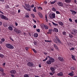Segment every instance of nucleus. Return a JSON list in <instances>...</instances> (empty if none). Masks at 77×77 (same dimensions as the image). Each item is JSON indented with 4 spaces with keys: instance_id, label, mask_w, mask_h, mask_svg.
Masks as SVG:
<instances>
[{
    "instance_id": "obj_1",
    "label": "nucleus",
    "mask_w": 77,
    "mask_h": 77,
    "mask_svg": "<svg viewBox=\"0 0 77 77\" xmlns=\"http://www.w3.org/2000/svg\"><path fill=\"white\" fill-rule=\"evenodd\" d=\"M55 39H54L53 40V41H54V42H55V43H56V44H57V41H58V42H59L60 43V44H61L62 45L63 44V43H62V42L60 41V39H59V38L57 36H55Z\"/></svg>"
},
{
    "instance_id": "obj_2",
    "label": "nucleus",
    "mask_w": 77,
    "mask_h": 77,
    "mask_svg": "<svg viewBox=\"0 0 77 77\" xmlns=\"http://www.w3.org/2000/svg\"><path fill=\"white\" fill-rule=\"evenodd\" d=\"M6 44V46L8 48H9L10 49H14V47L12 45L9 43H7Z\"/></svg>"
},
{
    "instance_id": "obj_3",
    "label": "nucleus",
    "mask_w": 77,
    "mask_h": 77,
    "mask_svg": "<svg viewBox=\"0 0 77 77\" xmlns=\"http://www.w3.org/2000/svg\"><path fill=\"white\" fill-rule=\"evenodd\" d=\"M49 17L51 19H54L56 18V15L54 13H53L51 14H50L49 15Z\"/></svg>"
},
{
    "instance_id": "obj_4",
    "label": "nucleus",
    "mask_w": 77,
    "mask_h": 77,
    "mask_svg": "<svg viewBox=\"0 0 77 77\" xmlns=\"http://www.w3.org/2000/svg\"><path fill=\"white\" fill-rule=\"evenodd\" d=\"M27 65L29 67H32V66H33L34 64H33V63L32 62H28L27 63Z\"/></svg>"
},
{
    "instance_id": "obj_5",
    "label": "nucleus",
    "mask_w": 77,
    "mask_h": 77,
    "mask_svg": "<svg viewBox=\"0 0 77 77\" xmlns=\"http://www.w3.org/2000/svg\"><path fill=\"white\" fill-rule=\"evenodd\" d=\"M14 31L17 34H19V33H21V30H19L17 28H14Z\"/></svg>"
},
{
    "instance_id": "obj_6",
    "label": "nucleus",
    "mask_w": 77,
    "mask_h": 77,
    "mask_svg": "<svg viewBox=\"0 0 77 77\" xmlns=\"http://www.w3.org/2000/svg\"><path fill=\"white\" fill-rule=\"evenodd\" d=\"M1 18L2 19L5 20H8V18H7L6 17L4 16V15L3 14L1 15Z\"/></svg>"
},
{
    "instance_id": "obj_7",
    "label": "nucleus",
    "mask_w": 77,
    "mask_h": 77,
    "mask_svg": "<svg viewBox=\"0 0 77 77\" xmlns=\"http://www.w3.org/2000/svg\"><path fill=\"white\" fill-rule=\"evenodd\" d=\"M57 4L58 5V6H61V7L63 6V4L60 2H57Z\"/></svg>"
},
{
    "instance_id": "obj_8",
    "label": "nucleus",
    "mask_w": 77,
    "mask_h": 77,
    "mask_svg": "<svg viewBox=\"0 0 77 77\" xmlns=\"http://www.w3.org/2000/svg\"><path fill=\"white\" fill-rule=\"evenodd\" d=\"M58 59L61 62H63V61L64 60V59H63V57H58Z\"/></svg>"
},
{
    "instance_id": "obj_9",
    "label": "nucleus",
    "mask_w": 77,
    "mask_h": 77,
    "mask_svg": "<svg viewBox=\"0 0 77 77\" xmlns=\"http://www.w3.org/2000/svg\"><path fill=\"white\" fill-rule=\"evenodd\" d=\"M10 74H15L16 73V71L14 70H12L10 71Z\"/></svg>"
},
{
    "instance_id": "obj_10",
    "label": "nucleus",
    "mask_w": 77,
    "mask_h": 77,
    "mask_svg": "<svg viewBox=\"0 0 77 77\" xmlns=\"http://www.w3.org/2000/svg\"><path fill=\"white\" fill-rule=\"evenodd\" d=\"M70 11L72 12V15H75V14H77V12L75 11H73L72 10H70Z\"/></svg>"
},
{
    "instance_id": "obj_11",
    "label": "nucleus",
    "mask_w": 77,
    "mask_h": 77,
    "mask_svg": "<svg viewBox=\"0 0 77 77\" xmlns=\"http://www.w3.org/2000/svg\"><path fill=\"white\" fill-rule=\"evenodd\" d=\"M57 75L58 76H63V74L62 72H60L57 74Z\"/></svg>"
},
{
    "instance_id": "obj_12",
    "label": "nucleus",
    "mask_w": 77,
    "mask_h": 77,
    "mask_svg": "<svg viewBox=\"0 0 77 77\" xmlns=\"http://www.w3.org/2000/svg\"><path fill=\"white\" fill-rule=\"evenodd\" d=\"M50 60L51 62V63H54V62H55V60H54V59L52 58H51L49 59Z\"/></svg>"
},
{
    "instance_id": "obj_13",
    "label": "nucleus",
    "mask_w": 77,
    "mask_h": 77,
    "mask_svg": "<svg viewBox=\"0 0 77 77\" xmlns=\"http://www.w3.org/2000/svg\"><path fill=\"white\" fill-rule=\"evenodd\" d=\"M69 75L71 76V77H72L74 75V72L72 71V72H70L69 74Z\"/></svg>"
},
{
    "instance_id": "obj_14",
    "label": "nucleus",
    "mask_w": 77,
    "mask_h": 77,
    "mask_svg": "<svg viewBox=\"0 0 77 77\" xmlns=\"http://www.w3.org/2000/svg\"><path fill=\"white\" fill-rule=\"evenodd\" d=\"M46 63H47V64H48V65H51V62L50 59L49 60H48L46 61Z\"/></svg>"
},
{
    "instance_id": "obj_15",
    "label": "nucleus",
    "mask_w": 77,
    "mask_h": 77,
    "mask_svg": "<svg viewBox=\"0 0 77 77\" xmlns=\"http://www.w3.org/2000/svg\"><path fill=\"white\" fill-rule=\"evenodd\" d=\"M34 36L35 37V38H38V34L37 33H34Z\"/></svg>"
},
{
    "instance_id": "obj_16",
    "label": "nucleus",
    "mask_w": 77,
    "mask_h": 77,
    "mask_svg": "<svg viewBox=\"0 0 77 77\" xmlns=\"http://www.w3.org/2000/svg\"><path fill=\"white\" fill-rule=\"evenodd\" d=\"M58 23L61 26H63V23L61 21L58 22Z\"/></svg>"
},
{
    "instance_id": "obj_17",
    "label": "nucleus",
    "mask_w": 77,
    "mask_h": 77,
    "mask_svg": "<svg viewBox=\"0 0 77 77\" xmlns=\"http://www.w3.org/2000/svg\"><path fill=\"white\" fill-rule=\"evenodd\" d=\"M54 31L55 32H59V30H58V29L57 28H54Z\"/></svg>"
},
{
    "instance_id": "obj_18",
    "label": "nucleus",
    "mask_w": 77,
    "mask_h": 77,
    "mask_svg": "<svg viewBox=\"0 0 77 77\" xmlns=\"http://www.w3.org/2000/svg\"><path fill=\"white\" fill-rule=\"evenodd\" d=\"M50 69L51 71L52 72H53V71H54L55 70V69L53 67H51Z\"/></svg>"
},
{
    "instance_id": "obj_19",
    "label": "nucleus",
    "mask_w": 77,
    "mask_h": 77,
    "mask_svg": "<svg viewBox=\"0 0 77 77\" xmlns=\"http://www.w3.org/2000/svg\"><path fill=\"white\" fill-rule=\"evenodd\" d=\"M25 6L27 8H29L30 7V5L27 4H25Z\"/></svg>"
},
{
    "instance_id": "obj_20",
    "label": "nucleus",
    "mask_w": 77,
    "mask_h": 77,
    "mask_svg": "<svg viewBox=\"0 0 77 77\" xmlns=\"http://www.w3.org/2000/svg\"><path fill=\"white\" fill-rule=\"evenodd\" d=\"M51 32H52V29H49L48 32V34H51Z\"/></svg>"
},
{
    "instance_id": "obj_21",
    "label": "nucleus",
    "mask_w": 77,
    "mask_h": 77,
    "mask_svg": "<svg viewBox=\"0 0 77 77\" xmlns=\"http://www.w3.org/2000/svg\"><path fill=\"white\" fill-rule=\"evenodd\" d=\"M8 29L10 30H11V31H12L13 30V28H12V27L11 26H9L8 27Z\"/></svg>"
},
{
    "instance_id": "obj_22",
    "label": "nucleus",
    "mask_w": 77,
    "mask_h": 77,
    "mask_svg": "<svg viewBox=\"0 0 77 77\" xmlns=\"http://www.w3.org/2000/svg\"><path fill=\"white\" fill-rule=\"evenodd\" d=\"M54 46L56 50H58V47H57V46L55 44H54Z\"/></svg>"
},
{
    "instance_id": "obj_23",
    "label": "nucleus",
    "mask_w": 77,
    "mask_h": 77,
    "mask_svg": "<svg viewBox=\"0 0 77 77\" xmlns=\"http://www.w3.org/2000/svg\"><path fill=\"white\" fill-rule=\"evenodd\" d=\"M72 58L73 60H76L75 58V56L72 55Z\"/></svg>"
},
{
    "instance_id": "obj_24",
    "label": "nucleus",
    "mask_w": 77,
    "mask_h": 77,
    "mask_svg": "<svg viewBox=\"0 0 77 77\" xmlns=\"http://www.w3.org/2000/svg\"><path fill=\"white\" fill-rule=\"evenodd\" d=\"M3 25L5 27H8V24H7V23H4Z\"/></svg>"
},
{
    "instance_id": "obj_25",
    "label": "nucleus",
    "mask_w": 77,
    "mask_h": 77,
    "mask_svg": "<svg viewBox=\"0 0 77 77\" xmlns=\"http://www.w3.org/2000/svg\"><path fill=\"white\" fill-rule=\"evenodd\" d=\"M71 0H65L66 3H71Z\"/></svg>"
},
{
    "instance_id": "obj_26",
    "label": "nucleus",
    "mask_w": 77,
    "mask_h": 77,
    "mask_svg": "<svg viewBox=\"0 0 77 77\" xmlns=\"http://www.w3.org/2000/svg\"><path fill=\"white\" fill-rule=\"evenodd\" d=\"M44 27H45V29H48V26L47 25H44Z\"/></svg>"
},
{
    "instance_id": "obj_27",
    "label": "nucleus",
    "mask_w": 77,
    "mask_h": 77,
    "mask_svg": "<svg viewBox=\"0 0 77 77\" xmlns=\"http://www.w3.org/2000/svg\"><path fill=\"white\" fill-rule=\"evenodd\" d=\"M56 2H57V1L55 0L52 2H51V5H53V4H54V3H55Z\"/></svg>"
},
{
    "instance_id": "obj_28",
    "label": "nucleus",
    "mask_w": 77,
    "mask_h": 77,
    "mask_svg": "<svg viewBox=\"0 0 77 77\" xmlns=\"http://www.w3.org/2000/svg\"><path fill=\"white\" fill-rule=\"evenodd\" d=\"M73 32H74V33H77V30L75 29H73L72 30Z\"/></svg>"
},
{
    "instance_id": "obj_29",
    "label": "nucleus",
    "mask_w": 77,
    "mask_h": 77,
    "mask_svg": "<svg viewBox=\"0 0 77 77\" xmlns=\"http://www.w3.org/2000/svg\"><path fill=\"white\" fill-rule=\"evenodd\" d=\"M52 11H54V12H56V9L54 7L52 8Z\"/></svg>"
},
{
    "instance_id": "obj_30",
    "label": "nucleus",
    "mask_w": 77,
    "mask_h": 77,
    "mask_svg": "<svg viewBox=\"0 0 77 77\" xmlns=\"http://www.w3.org/2000/svg\"><path fill=\"white\" fill-rule=\"evenodd\" d=\"M69 38H73V36L72 35V34H69Z\"/></svg>"
},
{
    "instance_id": "obj_31",
    "label": "nucleus",
    "mask_w": 77,
    "mask_h": 77,
    "mask_svg": "<svg viewBox=\"0 0 77 77\" xmlns=\"http://www.w3.org/2000/svg\"><path fill=\"white\" fill-rule=\"evenodd\" d=\"M0 57L1 58H3L4 57V55L2 54H0Z\"/></svg>"
},
{
    "instance_id": "obj_32",
    "label": "nucleus",
    "mask_w": 77,
    "mask_h": 77,
    "mask_svg": "<svg viewBox=\"0 0 77 77\" xmlns=\"http://www.w3.org/2000/svg\"><path fill=\"white\" fill-rule=\"evenodd\" d=\"M39 16L41 18H42L43 17V16H42V15L41 14V13H39L38 14Z\"/></svg>"
},
{
    "instance_id": "obj_33",
    "label": "nucleus",
    "mask_w": 77,
    "mask_h": 77,
    "mask_svg": "<svg viewBox=\"0 0 77 77\" xmlns=\"http://www.w3.org/2000/svg\"><path fill=\"white\" fill-rule=\"evenodd\" d=\"M0 71L1 72H3L4 71V70L3 68L1 67L0 68Z\"/></svg>"
},
{
    "instance_id": "obj_34",
    "label": "nucleus",
    "mask_w": 77,
    "mask_h": 77,
    "mask_svg": "<svg viewBox=\"0 0 77 77\" xmlns=\"http://www.w3.org/2000/svg\"><path fill=\"white\" fill-rule=\"evenodd\" d=\"M45 18H46L45 20H46V22L48 21V19H47V14H45Z\"/></svg>"
},
{
    "instance_id": "obj_35",
    "label": "nucleus",
    "mask_w": 77,
    "mask_h": 77,
    "mask_svg": "<svg viewBox=\"0 0 77 77\" xmlns=\"http://www.w3.org/2000/svg\"><path fill=\"white\" fill-rule=\"evenodd\" d=\"M45 42H51V40H45Z\"/></svg>"
},
{
    "instance_id": "obj_36",
    "label": "nucleus",
    "mask_w": 77,
    "mask_h": 77,
    "mask_svg": "<svg viewBox=\"0 0 77 77\" xmlns=\"http://www.w3.org/2000/svg\"><path fill=\"white\" fill-rule=\"evenodd\" d=\"M33 12H36V7H34V9L32 10Z\"/></svg>"
},
{
    "instance_id": "obj_37",
    "label": "nucleus",
    "mask_w": 77,
    "mask_h": 77,
    "mask_svg": "<svg viewBox=\"0 0 77 77\" xmlns=\"http://www.w3.org/2000/svg\"><path fill=\"white\" fill-rule=\"evenodd\" d=\"M52 23L53 25H54V26H58V24H57L53 22H52Z\"/></svg>"
},
{
    "instance_id": "obj_38",
    "label": "nucleus",
    "mask_w": 77,
    "mask_h": 77,
    "mask_svg": "<svg viewBox=\"0 0 77 77\" xmlns=\"http://www.w3.org/2000/svg\"><path fill=\"white\" fill-rule=\"evenodd\" d=\"M1 41L2 42H5V39L4 38H2L1 39Z\"/></svg>"
},
{
    "instance_id": "obj_39",
    "label": "nucleus",
    "mask_w": 77,
    "mask_h": 77,
    "mask_svg": "<svg viewBox=\"0 0 77 77\" xmlns=\"http://www.w3.org/2000/svg\"><path fill=\"white\" fill-rule=\"evenodd\" d=\"M38 9L40 10L41 9V10H42V7L39 6L38 8Z\"/></svg>"
},
{
    "instance_id": "obj_40",
    "label": "nucleus",
    "mask_w": 77,
    "mask_h": 77,
    "mask_svg": "<svg viewBox=\"0 0 77 77\" xmlns=\"http://www.w3.org/2000/svg\"><path fill=\"white\" fill-rule=\"evenodd\" d=\"M32 51L34 52V53H37V52L36 51L35 49H32Z\"/></svg>"
},
{
    "instance_id": "obj_41",
    "label": "nucleus",
    "mask_w": 77,
    "mask_h": 77,
    "mask_svg": "<svg viewBox=\"0 0 77 77\" xmlns=\"http://www.w3.org/2000/svg\"><path fill=\"white\" fill-rule=\"evenodd\" d=\"M47 59H48V57H46L45 59L43 60V62H45V61H46Z\"/></svg>"
},
{
    "instance_id": "obj_42",
    "label": "nucleus",
    "mask_w": 77,
    "mask_h": 77,
    "mask_svg": "<svg viewBox=\"0 0 77 77\" xmlns=\"http://www.w3.org/2000/svg\"><path fill=\"white\" fill-rule=\"evenodd\" d=\"M33 44L34 45H36V44H37V42L34 41L33 42Z\"/></svg>"
},
{
    "instance_id": "obj_43",
    "label": "nucleus",
    "mask_w": 77,
    "mask_h": 77,
    "mask_svg": "<svg viewBox=\"0 0 77 77\" xmlns=\"http://www.w3.org/2000/svg\"><path fill=\"white\" fill-rule=\"evenodd\" d=\"M63 35H66V32H63Z\"/></svg>"
},
{
    "instance_id": "obj_44",
    "label": "nucleus",
    "mask_w": 77,
    "mask_h": 77,
    "mask_svg": "<svg viewBox=\"0 0 77 77\" xmlns=\"http://www.w3.org/2000/svg\"><path fill=\"white\" fill-rule=\"evenodd\" d=\"M56 13L57 14H60V12H59L58 11H56Z\"/></svg>"
},
{
    "instance_id": "obj_45",
    "label": "nucleus",
    "mask_w": 77,
    "mask_h": 77,
    "mask_svg": "<svg viewBox=\"0 0 77 77\" xmlns=\"http://www.w3.org/2000/svg\"><path fill=\"white\" fill-rule=\"evenodd\" d=\"M36 30L38 32H40V29H36Z\"/></svg>"
},
{
    "instance_id": "obj_46",
    "label": "nucleus",
    "mask_w": 77,
    "mask_h": 77,
    "mask_svg": "<svg viewBox=\"0 0 77 77\" xmlns=\"http://www.w3.org/2000/svg\"><path fill=\"white\" fill-rule=\"evenodd\" d=\"M32 17L34 18H35V15H34V14H31Z\"/></svg>"
},
{
    "instance_id": "obj_47",
    "label": "nucleus",
    "mask_w": 77,
    "mask_h": 77,
    "mask_svg": "<svg viewBox=\"0 0 77 77\" xmlns=\"http://www.w3.org/2000/svg\"><path fill=\"white\" fill-rule=\"evenodd\" d=\"M26 11H31V10L30 9V8L29 9L27 8V9H26Z\"/></svg>"
},
{
    "instance_id": "obj_48",
    "label": "nucleus",
    "mask_w": 77,
    "mask_h": 77,
    "mask_svg": "<svg viewBox=\"0 0 77 77\" xmlns=\"http://www.w3.org/2000/svg\"><path fill=\"white\" fill-rule=\"evenodd\" d=\"M69 20L70 22H72V19L71 18H69Z\"/></svg>"
},
{
    "instance_id": "obj_49",
    "label": "nucleus",
    "mask_w": 77,
    "mask_h": 77,
    "mask_svg": "<svg viewBox=\"0 0 77 77\" xmlns=\"http://www.w3.org/2000/svg\"><path fill=\"white\" fill-rule=\"evenodd\" d=\"M71 69H72V70H74V67H71Z\"/></svg>"
},
{
    "instance_id": "obj_50",
    "label": "nucleus",
    "mask_w": 77,
    "mask_h": 77,
    "mask_svg": "<svg viewBox=\"0 0 77 77\" xmlns=\"http://www.w3.org/2000/svg\"><path fill=\"white\" fill-rule=\"evenodd\" d=\"M10 39H11V41H14V40L12 39V37H10Z\"/></svg>"
},
{
    "instance_id": "obj_51",
    "label": "nucleus",
    "mask_w": 77,
    "mask_h": 77,
    "mask_svg": "<svg viewBox=\"0 0 77 77\" xmlns=\"http://www.w3.org/2000/svg\"><path fill=\"white\" fill-rule=\"evenodd\" d=\"M26 51H27L29 50V48L28 47H26Z\"/></svg>"
},
{
    "instance_id": "obj_52",
    "label": "nucleus",
    "mask_w": 77,
    "mask_h": 77,
    "mask_svg": "<svg viewBox=\"0 0 77 77\" xmlns=\"http://www.w3.org/2000/svg\"><path fill=\"white\" fill-rule=\"evenodd\" d=\"M0 13H1V14H4V13L1 10V11H0Z\"/></svg>"
},
{
    "instance_id": "obj_53",
    "label": "nucleus",
    "mask_w": 77,
    "mask_h": 77,
    "mask_svg": "<svg viewBox=\"0 0 77 77\" xmlns=\"http://www.w3.org/2000/svg\"><path fill=\"white\" fill-rule=\"evenodd\" d=\"M50 75H53V73H51V72H50L49 73Z\"/></svg>"
},
{
    "instance_id": "obj_54",
    "label": "nucleus",
    "mask_w": 77,
    "mask_h": 77,
    "mask_svg": "<svg viewBox=\"0 0 77 77\" xmlns=\"http://www.w3.org/2000/svg\"><path fill=\"white\" fill-rule=\"evenodd\" d=\"M5 65H6V63H3L2 66H5Z\"/></svg>"
},
{
    "instance_id": "obj_55",
    "label": "nucleus",
    "mask_w": 77,
    "mask_h": 77,
    "mask_svg": "<svg viewBox=\"0 0 77 77\" xmlns=\"http://www.w3.org/2000/svg\"><path fill=\"white\" fill-rule=\"evenodd\" d=\"M48 58H49V59H51L52 58V57H50V56H48Z\"/></svg>"
},
{
    "instance_id": "obj_56",
    "label": "nucleus",
    "mask_w": 77,
    "mask_h": 77,
    "mask_svg": "<svg viewBox=\"0 0 77 77\" xmlns=\"http://www.w3.org/2000/svg\"><path fill=\"white\" fill-rule=\"evenodd\" d=\"M31 6V8H34V5L33 4Z\"/></svg>"
},
{
    "instance_id": "obj_57",
    "label": "nucleus",
    "mask_w": 77,
    "mask_h": 77,
    "mask_svg": "<svg viewBox=\"0 0 77 77\" xmlns=\"http://www.w3.org/2000/svg\"><path fill=\"white\" fill-rule=\"evenodd\" d=\"M2 25V22H0V26H1Z\"/></svg>"
},
{
    "instance_id": "obj_58",
    "label": "nucleus",
    "mask_w": 77,
    "mask_h": 77,
    "mask_svg": "<svg viewBox=\"0 0 77 77\" xmlns=\"http://www.w3.org/2000/svg\"><path fill=\"white\" fill-rule=\"evenodd\" d=\"M33 27L35 29V28H36V25H34Z\"/></svg>"
},
{
    "instance_id": "obj_59",
    "label": "nucleus",
    "mask_w": 77,
    "mask_h": 77,
    "mask_svg": "<svg viewBox=\"0 0 77 77\" xmlns=\"http://www.w3.org/2000/svg\"><path fill=\"white\" fill-rule=\"evenodd\" d=\"M21 12V10L20 9H19L18 10V13H20Z\"/></svg>"
},
{
    "instance_id": "obj_60",
    "label": "nucleus",
    "mask_w": 77,
    "mask_h": 77,
    "mask_svg": "<svg viewBox=\"0 0 77 77\" xmlns=\"http://www.w3.org/2000/svg\"><path fill=\"white\" fill-rule=\"evenodd\" d=\"M23 8H25V9H26L27 10V8H26V7L25 6H23Z\"/></svg>"
},
{
    "instance_id": "obj_61",
    "label": "nucleus",
    "mask_w": 77,
    "mask_h": 77,
    "mask_svg": "<svg viewBox=\"0 0 77 77\" xmlns=\"http://www.w3.org/2000/svg\"><path fill=\"white\" fill-rule=\"evenodd\" d=\"M11 75L12 77H15V76H14V75L11 74Z\"/></svg>"
},
{
    "instance_id": "obj_62",
    "label": "nucleus",
    "mask_w": 77,
    "mask_h": 77,
    "mask_svg": "<svg viewBox=\"0 0 77 77\" xmlns=\"http://www.w3.org/2000/svg\"><path fill=\"white\" fill-rule=\"evenodd\" d=\"M7 8H9V6L7 5L6 7Z\"/></svg>"
},
{
    "instance_id": "obj_63",
    "label": "nucleus",
    "mask_w": 77,
    "mask_h": 77,
    "mask_svg": "<svg viewBox=\"0 0 77 77\" xmlns=\"http://www.w3.org/2000/svg\"><path fill=\"white\" fill-rule=\"evenodd\" d=\"M3 42L2 41H0V44H2Z\"/></svg>"
},
{
    "instance_id": "obj_64",
    "label": "nucleus",
    "mask_w": 77,
    "mask_h": 77,
    "mask_svg": "<svg viewBox=\"0 0 77 77\" xmlns=\"http://www.w3.org/2000/svg\"><path fill=\"white\" fill-rule=\"evenodd\" d=\"M75 23H77V20H75Z\"/></svg>"
}]
</instances>
